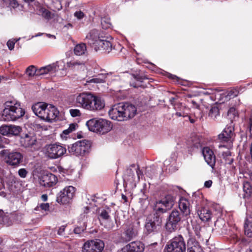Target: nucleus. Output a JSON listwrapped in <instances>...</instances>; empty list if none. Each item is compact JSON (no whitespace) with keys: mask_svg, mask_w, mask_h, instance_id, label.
I'll list each match as a JSON object with an SVG mask.
<instances>
[{"mask_svg":"<svg viewBox=\"0 0 252 252\" xmlns=\"http://www.w3.org/2000/svg\"><path fill=\"white\" fill-rule=\"evenodd\" d=\"M75 102L77 106L93 112L100 111L105 106L103 99L91 93L79 94L76 97Z\"/></svg>","mask_w":252,"mask_h":252,"instance_id":"obj_1","label":"nucleus"},{"mask_svg":"<svg viewBox=\"0 0 252 252\" xmlns=\"http://www.w3.org/2000/svg\"><path fill=\"white\" fill-rule=\"evenodd\" d=\"M137 112L135 106L129 103H119L109 111L110 118L117 121H125L134 117Z\"/></svg>","mask_w":252,"mask_h":252,"instance_id":"obj_2","label":"nucleus"},{"mask_svg":"<svg viewBox=\"0 0 252 252\" xmlns=\"http://www.w3.org/2000/svg\"><path fill=\"white\" fill-rule=\"evenodd\" d=\"M32 108L37 116L48 122L55 121L59 114V110L55 106L43 102L34 104Z\"/></svg>","mask_w":252,"mask_h":252,"instance_id":"obj_3","label":"nucleus"},{"mask_svg":"<svg viewBox=\"0 0 252 252\" xmlns=\"http://www.w3.org/2000/svg\"><path fill=\"white\" fill-rule=\"evenodd\" d=\"M4 106L1 118L4 121H15L25 114V110L21 108L20 103L15 100L6 101Z\"/></svg>","mask_w":252,"mask_h":252,"instance_id":"obj_4","label":"nucleus"},{"mask_svg":"<svg viewBox=\"0 0 252 252\" xmlns=\"http://www.w3.org/2000/svg\"><path fill=\"white\" fill-rule=\"evenodd\" d=\"M91 142L88 140H82L76 142L68 147L69 153L75 156H84L88 154L91 150Z\"/></svg>","mask_w":252,"mask_h":252,"instance_id":"obj_5","label":"nucleus"},{"mask_svg":"<svg viewBox=\"0 0 252 252\" xmlns=\"http://www.w3.org/2000/svg\"><path fill=\"white\" fill-rule=\"evenodd\" d=\"M162 222V217L150 214L147 217L145 224L146 233L151 234L158 232L161 228Z\"/></svg>","mask_w":252,"mask_h":252,"instance_id":"obj_6","label":"nucleus"},{"mask_svg":"<svg viewBox=\"0 0 252 252\" xmlns=\"http://www.w3.org/2000/svg\"><path fill=\"white\" fill-rule=\"evenodd\" d=\"M186 244L183 237L178 235L172 239L166 245L165 252H185Z\"/></svg>","mask_w":252,"mask_h":252,"instance_id":"obj_7","label":"nucleus"},{"mask_svg":"<svg viewBox=\"0 0 252 252\" xmlns=\"http://www.w3.org/2000/svg\"><path fill=\"white\" fill-rule=\"evenodd\" d=\"M75 189L70 186L65 187L57 195L56 201L62 204L69 203L74 196Z\"/></svg>","mask_w":252,"mask_h":252,"instance_id":"obj_8","label":"nucleus"},{"mask_svg":"<svg viewBox=\"0 0 252 252\" xmlns=\"http://www.w3.org/2000/svg\"><path fill=\"white\" fill-rule=\"evenodd\" d=\"M182 217L179 211L177 210H173L168 218L165 224L166 229L172 232L176 230L181 221Z\"/></svg>","mask_w":252,"mask_h":252,"instance_id":"obj_9","label":"nucleus"},{"mask_svg":"<svg viewBox=\"0 0 252 252\" xmlns=\"http://www.w3.org/2000/svg\"><path fill=\"white\" fill-rule=\"evenodd\" d=\"M66 151L65 147L57 143L50 144L46 148V154L51 159H56L62 157Z\"/></svg>","mask_w":252,"mask_h":252,"instance_id":"obj_10","label":"nucleus"},{"mask_svg":"<svg viewBox=\"0 0 252 252\" xmlns=\"http://www.w3.org/2000/svg\"><path fill=\"white\" fill-rule=\"evenodd\" d=\"M19 140L20 145L23 147L33 149V150L38 149L36 137L33 133H23L20 136Z\"/></svg>","mask_w":252,"mask_h":252,"instance_id":"obj_11","label":"nucleus"},{"mask_svg":"<svg viewBox=\"0 0 252 252\" xmlns=\"http://www.w3.org/2000/svg\"><path fill=\"white\" fill-rule=\"evenodd\" d=\"M104 243L100 239L92 240L87 241L83 247V252H102Z\"/></svg>","mask_w":252,"mask_h":252,"instance_id":"obj_12","label":"nucleus"},{"mask_svg":"<svg viewBox=\"0 0 252 252\" xmlns=\"http://www.w3.org/2000/svg\"><path fill=\"white\" fill-rule=\"evenodd\" d=\"M23 155L18 152H12L9 153L5 158V162L9 165L13 167H17L22 162Z\"/></svg>","mask_w":252,"mask_h":252,"instance_id":"obj_13","label":"nucleus"},{"mask_svg":"<svg viewBox=\"0 0 252 252\" xmlns=\"http://www.w3.org/2000/svg\"><path fill=\"white\" fill-rule=\"evenodd\" d=\"M57 177L51 173L43 174L39 178V184L44 188H50L54 186L57 183Z\"/></svg>","mask_w":252,"mask_h":252,"instance_id":"obj_14","label":"nucleus"},{"mask_svg":"<svg viewBox=\"0 0 252 252\" xmlns=\"http://www.w3.org/2000/svg\"><path fill=\"white\" fill-rule=\"evenodd\" d=\"M21 130L22 128L20 126L15 125H3L0 126V133L7 136L18 135Z\"/></svg>","mask_w":252,"mask_h":252,"instance_id":"obj_15","label":"nucleus"},{"mask_svg":"<svg viewBox=\"0 0 252 252\" xmlns=\"http://www.w3.org/2000/svg\"><path fill=\"white\" fill-rule=\"evenodd\" d=\"M139 227L140 222L138 220H136L131 224L128 225L125 231L126 240L130 241L131 239L136 237L138 234Z\"/></svg>","mask_w":252,"mask_h":252,"instance_id":"obj_16","label":"nucleus"},{"mask_svg":"<svg viewBox=\"0 0 252 252\" xmlns=\"http://www.w3.org/2000/svg\"><path fill=\"white\" fill-rule=\"evenodd\" d=\"M228 224L222 219H218L215 222L213 231L219 235H224L227 233Z\"/></svg>","mask_w":252,"mask_h":252,"instance_id":"obj_17","label":"nucleus"},{"mask_svg":"<svg viewBox=\"0 0 252 252\" xmlns=\"http://www.w3.org/2000/svg\"><path fill=\"white\" fill-rule=\"evenodd\" d=\"M144 245L140 241H134L122 249L121 252H143Z\"/></svg>","mask_w":252,"mask_h":252,"instance_id":"obj_18","label":"nucleus"},{"mask_svg":"<svg viewBox=\"0 0 252 252\" xmlns=\"http://www.w3.org/2000/svg\"><path fill=\"white\" fill-rule=\"evenodd\" d=\"M202 153L205 161L213 168L216 163V156L213 151L210 148L205 147L202 149Z\"/></svg>","mask_w":252,"mask_h":252,"instance_id":"obj_19","label":"nucleus"},{"mask_svg":"<svg viewBox=\"0 0 252 252\" xmlns=\"http://www.w3.org/2000/svg\"><path fill=\"white\" fill-rule=\"evenodd\" d=\"M101 39L99 36V32L96 29L91 30L86 37L87 43L94 48Z\"/></svg>","mask_w":252,"mask_h":252,"instance_id":"obj_20","label":"nucleus"},{"mask_svg":"<svg viewBox=\"0 0 252 252\" xmlns=\"http://www.w3.org/2000/svg\"><path fill=\"white\" fill-rule=\"evenodd\" d=\"M197 214L200 219L203 221H209L212 217V212L208 207L197 206Z\"/></svg>","mask_w":252,"mask_h":252,"instance_id":"obj_21","label":"nucleus"},{"mask_svg":"<svg viewBox=\"0 0 252 252\" xmlns=\"http://www.w3.org/2000/svg\"><path fill=\"white\" fill-rule=\"evenodd\" d=\"M178 206L183 215L187 216L190 213V204L187 198L182 197L178 201Z\"/></svg>","mask_w":252,"mask_h":252,"instance_id":"obj_22","label":"nucleus"},{"mask_svg":"<svg viewBox=\"0 0 252 252\" xmlns=\"http://www.w3.org/2000/svg\"><path fill=\"white\" fill-rule=\"evenodd\" d=\"M111 122L108 120L103 119H99L98 123V128L97 133L105 134L110 131L112 128Z\"/></svg>","mask_w":252,"mask_h":252,"instance_id":"obj_23","label":"nucleus"},{"mask_svg":"<svg viewBox=\"0 0 252 252\" xmlns=\"http://www.w3.org/2000/svg\"><path fill=\"white\" fill-rule=\"evenodd\" d=\"M94 49L96 51L103 50L106 52L109 53L112 49V43L108 40L101 38L99 41H98Z\"/></svg>","mask_w":252,"mask_h":252,"instance_id":"obj_24","label":"nucleus"},{"mask_svg":"<svg viewBox=\"0 0 252 252\" xmlns=\"http://www.w3.org/2000/svg\"><path fill=\"white\" fill-rule=\"evenodd\" d=\"M188 252H203L201 247L195 239L190 238L187 242Z\"/></svg>","mask_w":252,"mask_h":252,"instance_id":"obj_25","label":"nucleus"},{"mask_svg":"<svg viewBox=\"0 0 252 252\" xmlns=\"http://www.w3.org/2000/svg\"><path fill=\"white\" fill-rule=\"evenodd\" d=\"M244 227L245 235L252 238V214L247 216Z\"/></svg>","mask_w":252,"mask_h":252,"instance_id":"obj_26","label":"nucleus"},{"mask_svg":"<svg viewBox=\"0 0 252 252\" xmlns=\"http://www.w3.org/2000/svg\"><path fill=\"white\" fill-rule=\"evenodd\" d=\"M13 215L4 213L2 210H0V224L6 226H9L12 223Z\"/></svg>","mask_w":252,"mask_h":252,"instance_id":"obj_27","label":"nucleus"},{"mask_svg":"<svg viewBox=\"0 0 252 252\" xmlns=\"http://www.w3.org/2000/svg\"><path fill=\"white\" fill-rule=\"evenodd\" d=\"M66 65L71 69L74 70L84 69L85 67V62L79 60H72L67 62Z\"/></svg>","mask_w":252,"mask_h":252,"instance_id":"obj_28","label":"nucleus"},{"mask_svg":"<svg viewBox=\"0 0 252 252\" xmlns=\"http://www.w3.org/2000/svg\"><path fill=\"white\" fill-rule=\"evenodd\" d=\"M57 70V67L56 64L52 63L39 68L38 71V75H41L47 73H54Z\"/></svg>","mask_w":252,"mask_h":252,"instance_id":"obj_29","label":"nucleus"},{"mask_svg":"<svg viewBox=\"0 0 252 252\" xmlns=\"http://www.w3.org/2000/svg\"><path fill=\"white\" fill-rule=\"evenodd\" d=\"M168 209L163 206L161 202H157L154 207V213L150 215H155L158 217H161V215L166 212Z\"/></svg>","mask_w":252,"mask_h":252,"instance_id":"obj_30","label":"nucleus"},{"mask_svg":"<svg viewBox=\"0 0 252 252\" xmlns=\"http://www.w3.org/2000/svg\"><path fill=\"white\" fill-rule=\"evenodd\" d=\"M160 202L167 209H170L173 207L174 202V197L173 196L168 194L165 196Z\"/></svg>","mask_w":252,"mask_h":252,"instance_id":"obj_31","label":"nucleus"},{"mask_svg":"<svg viewBox=\"0 0 252 252\" xmlns=\"http://www.w3.org/2000/svg\"><path fill=\"white\" fill-rule=\"evenodd\" d=\"M99 119L94 118L88 121L86 125L90 131L97 132Z\"/></svg>","mask_w":252,"mask_h":252,"instance_id":"obj_32","label":"nucleus"},{"mask_svg":"<svg viewBox=\"0 0 252 252\" xmlns=\"http://www.w3.org/2000/svg\"><path fill=\"white\" fill-rule=\"evenodd\" d=\"M74 53L77 56L87 55L86 45L85 43L77 44L74 48Z\"/></svg>","mask_w":252,"mask_h":252,"instance_id":"obj_33","label":"nucleus"},{"mask_svg":"<svg viewBox=\"0 0 252 252\" xmlns=\"http://www.w3.org/2000/svg\"><path fill=\"white\" fill-rule=\"evenodd\" d=\"M132 76H133L134 79L137 81V82H134L132 81L130 82V85L133 87L134 88H138L141 86L140 83H141L143 80L148 79V78L146 76L141 75L140 74H132Z\"/></svg>","mask_w":252,"mask_h":252,"instance_id":"obj_34","label":"nucleus"},{"mask_svg":"<svg viewBox=\"0 0 252 252\" xmlns=\"http://www.w3.org/2000/svg\"><path fill=\"white\" fill-rule=\"evenodd\" d=\"M244 197L249 198L252 196V186L249 182H245L243 184Z\"/></svg>","mask_w":252,"mask_h":252,"instance_id":"obj_35","label":"nucleus"},{"mask_svg":"<svg viewBox=\"0 0 252 252\" xmlns=\"http://www.w3.org/2000/svg\"><path fill=\"white\" fill-rule=\"evenodd\" d=\"M110 210L108 209L107 210L104 209H99L98 211L99 216L98 219L100 221L107 220L110 218L109 213Z\"/></svg>","mask_w":252,"mask_h":252,"instance_id":"obj_36","label":"nucleus"},{"mask_svg":"<svg viewBox=\"0 0 252 252\" xmlns=\"http://www.w3.org/2000/svg\"><path fill=\"white\" fill-rule=\"evenodd\" d=\"M38 69H36L34 65L29 66L26 70V73L29 77L38 75Z\"/></svg>","mask_w":252,"mask_h":252,"instance_id":"obj_37","label":"nucleus"},{"mask_svg":"<svg viewBox=\"0 0 252 252\" xmlns=\"http://www.w3.org/2000/svg\"><path fill=\"white\" fill-rule=\"evenodd\" d=\"M219 109L217 106L212 107L209 112V117H211L213 120H215L217 117L219 115Z\"/></svg>","mask_w":252,"mask_h":252,"instance_id":"obj_38","label":"nucleus"},{"mask_svg":"<svg viewBox=\"0 0 252 252\" xmlns=\"http://www.w3.org/2000/svg\"><path fill=\"white\" fill-rule=\"evenodd\" d=\"M218 138L221 142H227L230 143L232 142V140L228 137L227 134L225 133L224 129L222 132L218 135Z\"/></svg>","mask_w":252,"mask_h":252,"instance_id":"obj_39","label":"nucleus"},{"mask_svg":"<svg viewBox=\"0 0 252 252\" xmlns=\"http://www.w3.org/2000/svg\"><path fill=\"white\" fill-rule=\"evenodd\" d=\"M231 240L234 243H236L241 242V243H244V244L245 245L247 243H248L247 240L246 239L243 238L242 240H241L239 238L238 236L236 234H234L232 235V236H231Z\"/></svg>","mask_w":252,"mask_h":252,"instance_id":"obj_40","label":"nucleus"},{"mask_svg":"<svg viewBox=\"0 0 252 252\" xmlns=\"http://www.w3.org/2000/svg\"><path fill=\"white\" fill-rule=\"evenodd\" d=\"M225 133L228 135V137L232 139V138L234 135V128L232 126H226L224 129Z\"/></svg>","mask_w":252,"mask_h":252,"instance_id":"obj_41","label":"nucleus"},{"mask_svg":"<svg viewBox=\"0 0 252 252\" xmlns=\"http://www.w3.org/2000/svg\"><path fill=\"white\" fill-rule=\"evenodd\" d=\"M5 2L8 4L9 6L15 8L19 6V3L16 0H4Z\"/></svg>","mask_w":252,"mask_h":252,"instance_id":"obj_42","label":"nucleus"},{"mask_svg":"<svg viewBox=\"0 0 252 252\" xmlns=\"http://www.w3.org/2000/svg\"><path fill=\"white\" fill-rule=\"evenodd\" d=\"M18 175L19 176L23 178H25L26 177L28 174L27 170L25 168H21L18 170Z\"/></svg>","mask_w":252,"mask_h":252,"instance_id":"obj_43","label":"nucleus"},{"mask_svg":"<svg viewBox=\"0 0 252 252\" xmlns=\"http://www.w3.org/2000/svg\"><path fill=\"white\" fill-rule=\"evenodd\" d=\"M70 114L71 116L75 117L77 116H80L81 115V113L79 110L78 109H70L69 110Z\"/></svg>","mask_w":252,"mask_h":252,"instance_id":"obj_44","label":"nucleus"},{"mask_svg":"<svg viewBox=\"0 0 252 252\" xmlns=\"http://www.w3.org/2000/svg\"><path fill=\"white\" fill-rule=\"evenodd\" d=\"M42 16L46 19H49L52 18V13L47 9H44L42 11Z\"/></svg>","mask_w":252,"mask_h":252,"instance_id":"obj_45","label":"nucleus"},{"mask_svg":"<svg viewBox=\"0 0 252 252\" xmlns=\"http://www.w3.org/2000/svg\"><path fill=\"white\" fill-rule=\"evenodd\" d=\"M251 114L249 117V126L250 133V136H252V106L251 109Z\"/></svg>","mask_w":252,"mask_h":252,"instance_id":"obj_46","label":"nucleus"},{"mask_svg":"<svg viewBox=\"0 0 252 252\" xmlns=\"http://www.w3.org/2000/svg\"><path fill=\"white\" fill-rule=\"evenodd\" d=\"M74 15L75 17H76L78 20H81L83 19L84 16V13L81 11H78L74 13Z\"/></svg>","mask_w":252,"mask_h":252,"instance_id":"obj_47","label":"nucleus"},{"mask_svg":"<svg viewBox=\"0 0 252 252\" xmlns=\"http://www.w3.org/2000/svg\"><path fill=\"white\" fill-rule=\"evenodd\" d=\"M101 23L102 28L104 29L109 28L111 26L110 22H106L105 19H102Z\"/></svg>","mask_w":252,"mask_h":252,"instance_id":"obj_48","label":"nucleus"},{"mask_svg":"<svg viewBox=\"0 0 252 252\" xmlns=\"http://www.w3.org/2000/svg\"><path fill=\"white\" fill-rule=\"evenodd\" d=\"M102 79H100L98 78V76L94 78H93L88 81L87 82L89 83H102Z\"/></svg>","mask_w":252,"mask_h":252,"instance_id":"obj_49","label":"nucleus"},{"mask_svg":"<svg viewBox=\"0 0 252 252\" xmlns=\"http://www.w3.org/2000/svg\"><path fill=\"white\" fill-rule=\"evenodd\" d=\"M16 41H15L14 40H9L7 41V45L10 50H12V49H14L15 43Z\"/></svg>","mask_w":252,"mask_h":252,"instance_id":"obj_50","label":"nucleus"},{"mask_svg":"<svg viewBox=\"0 0 252 252\" xmlns=\"http://www.w3.org/2000/svg\"><path fill=\"white\" fill-rule=\"evenodd\" d=\"M66 225H62L60 227L58 230V234L60 236H63L64 235V230Z\"/></svg>","mask_w":252,"mask_h":252,"instance_id":"obj_51","label":"nucleus"},{"mask_svg":"<svg viewBox=\"0 0 252 252\" xmlns=\"http://www.w3.org/2000/svg\"><path fill=\"white\" fill-rule=\"evenodd\" d=\"M39 207L43 210L47 211L49 209V204L47 203H41L39 205Z\"/></svg>","mask_w":252,"mask_h":252,"instance_id":"obj_52","label":"nucleus"},{"mask_svg":"<svg viewBox=\"0 0 252 252\" xmlns=\"http://www.w3.org/2000/svg\"><path fill=\"white\" fill-rule=\"evenodd\" d=\"M77 126V124L75 123H72L69 125V126L68 128L69 129V131L71 132L75 130L76 129V127Z\"/></svg>","mask_w":252,"mask_h":252,"instance_id":"obj_53","label":"nucleus"},{"mask_svg":"<svg viewBox=\"0 0 252 252\" xmlns=\"http://www.w3.org/2000/svg\"><path fill=\"white\" fill-rule=\"evenodd\" d=\"M77 126V124L75 123H72L69 125V126L68 128L69 129V131L71 132L75 130L76 129V127Z\"/></svg>","mask_w":252,"mask_h":252,"instance_id":"obj_54","label":"nucleus"},{"mask_svg":"<svg viewBox=\"0 0 252 252\" xmlns=\"http://www.w3.org/2000/svg\"><path fill=\"white\" fill-rule=\"evenodd\" d=\"M97 76L99 78L102 79V83H104L106 81V79L108 77V74H98Z\"/></svg>","mask_w":252,"mask_h":252,"instance_id":"obj_55","label":"nucleus"},{"mask_svg":"<svg viewBox=\"0 0 252 252\" xmlns=\"http://www.w3.org/2000/svg\"><path fill=\"white\" fill-rule=\"evenodd\" d=\"M228 95L234 97L237 95V92L236 90H231L228 93Z\"/></svg>","mask_w":252,"mask_h":252,"instance_id":"obj_56","label":"nucleus"},{"mask_svg":"<svg viewBox=\"0 0 252 252\" xmlns=\"http://www.w3.org/2000/svg\"><path fill=\"white\" fill-rule=\"evenodd\" d=\"M83 231H84V229L83 228H80L79 227H76L74 229V232L76 234H80Z\"/></svg>","mask_w":252,"mask_h":252,"instance_id":"obj_57","label":"nucleus"},{"mask_svg":"<svg viewBox=\"0 0 252 252\" xmlns=\"http://www.w3.org/2000/svg\"><path fill=\"white\" fill-rule=\"evenodd\" d=\"M212 185V181L211 180H208L205 182L204 186L206 188H210Z\"/></svg>","mask_w":252,"mask_h":252,"instance_id":"obj_58","label":"nucleus"},{"mask_svg":"<svg viewBox=\"0 0 252 252\" xmlns=\"http://www.w3.org/2000/svg\"><path fill=\"white\" fill-rule=\"evenodd\" d=\"M184 117H187L190 123L191 124H194L196 122V120L194 119H192L191 118L190 116L186 115V116H184Z\"/></svg>","mask_w":252,"mask_h":252,"instance_id":"obj_59","label":"nucleus"},{"mask_svg":"<svg viewBox=\"0 0 252 252\" xmlns=\"http://www.w3.org/2000/svg\"><path fill=\"white\" fill-rule=\"evenodd\" d=\"M231 156V153L228 150H227L226 152H223V153H222V156L224 158V157H228V156Z\"/></svg>","mask_w":252,"mask_h":252,"instance_id":"obj_60","label":"nucleus"},{"mask_svg":"<svg viewBox=\"0 0 252 252\" xmlns=\"http://www.w3.org/2000/svg\"><path fill=\"white\" fill-rule=\"evenodd\" d=\"M41 198L42 201H46L48 199V196L47 194H44L41 195Z\"/></svg>","mask_w":252,"mask_h":252,"instance_id":"obj_61","label":"nucleus"},{"mask_svg":"<svg viewBox=\"0 0 252 252\" xmlns=\"http://www.w3.org/2000/svg\"><path fill=\"white\" fill-rule=\"evenodd\" d=\"M235 108L232 107L229 109L228 111V114H230L231 113H233V114H235Z\"/></svg>","mask_w":252,"mask_h":252,"instance_id":"obj_62","label":"nucleus"},{"mask_svg":"<svg viewBox=\"0 0 252 252\" xmlns=\"http://www.w3.org/2000/svg\"><path fill=\"white\" fill-rule=\"evenodd\" d=\"M71 132L69 131V129L67 128L66 129L64 130L63 131V134H64L65 135H68L69 133H70Z\"/></svg>","mask_w":252,"mask_h":252,"instance_id":"obj_63","label":"nucleus"},{"mask_svg":"<svg viewBox=\"0 0 252 252\" xmlns=\"http://www.w3.org/2000/svg\"><path fill=\"white\" fill-rule=\"evenodd\" d=\"M246 252H252V245H251L249 248L247 250Z\"/></svg>","mask_w":252,"mask_h":252,"instance_id":"obj_64","label":"nucleus"}]
</instances>
